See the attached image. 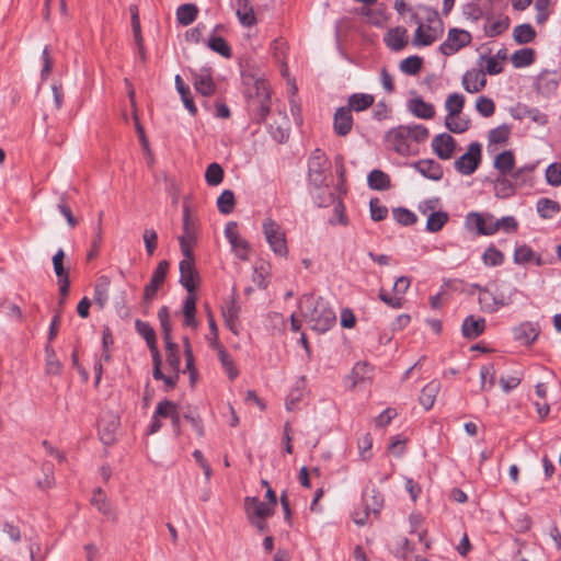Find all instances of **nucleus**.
<instances>
[{
  "label": "nucleus",
  "mask_w": 561,
  "mask_h": 561,
  "mask_svg": "<svg viewBox=\"0 0 561 561\" xmlns=\"http://www.w3.org/2000/svg\"><path fill=\"white\" fill-rule=\"evenodd\" d=\"M428 128L422 124L399 125L391 128L385 135L387 147L402 157L419 153L417 145L428 138Z\"/></svg>",
  "instance_id": "1"
},
{
  "label": "nucleus",
  "mask_w": 561,
  "mask_h": 561,
  "mask_svg": "<svg viewBox=\"0 0 561 561\" xmlns=\"http://www.w3.org/2000/svg\"><path fill=\"white\" fill-rule=\"evenodd\" d=\"M301 317L310 324L313 331L324 333L336 322V314L330 304L322 297L305 294L299 299Z\"/></svg>",
  "instance_id": "2"
},
{
  "label": "nucleus",
  "mask_w": 561,
  "mask_h": 561,
  "mask_svg": "<svg viewBox=\"0 0 561 561\" xmlns=\"http://www.w3.org/2000/svg\"><path fill=\"white\" fill-rule=\"evenodd\" d=\"M256 95L249 96V107L252 112L253 119L256 123H262L270 114L271 96L264 80L255 81Z\"/></svg>",
  "instance_id": "3"
},
{
  "label": "nucleus",
  "mask_w": 561,
  "mask_h": 561,
  "mask_svg": "<svg viewBox=\"0 0 561 561\" xmlns=\"http://www.w3.org/2000/svg\"><path fill=\"white\" fill-rule=\"evenodd\" d=\"M263 232L271 250L279 256L288 254L285 231L275 220L267 218L263 221Z\"/></svg>",
  "instance_id": "4"
},
{
  "label": "nucleus",
  "mask_w": 561,
  "mask_h": 561,
  "mask_svg": "<svg viewBox=\"0 0 561 561\" xmlns=\"http://www.w3.org/2000/svg\"><path fill=\"white\" fill-rule=\"evenodd\" d=\"M494 216L491 214H481L470 211L465 219V226L468 230L476 231L479 236H492L497 231V225L493 224Z\"/></svg>",
  "instance_id": "5"
},
{
  "label": "nucleus",
  "mask_w": 561,
  "mask_h": 561,
  "mask_svg": "<svg viewBox=\"0 0 561 561\" xmlns=\"http://www.w3.org/2000/svg\"><path fill=\"white\" fill-rule=\"evenodd\" d=\"M328 169L329 162L325 154L320 149H316L308 161L309 182L317 188L321 187L325 182Z\"/></svg>",
  "instance_id": "6"
},
{
  "label": "nucleus",
  "mask_w": 561,
  "mask_h": 561,
  "mask_svg": "<svg viewBox=\"0 0 561 561\" xmlns=\"http://www.w3.org/2000/svg\"><path fill=\"white\" fill-rule=\"evenodd\" d=\"M481 145L479 142H471L467 152L454 162L457 172L462 175H471L474 173L481 162Z\"/></svg>",
  "instance_id": "7"
},
{
  "label": "nucleus",
  "mask_w": 561,
  "mask_h": 561,
  "mask_svg": "<svg viewBox=\"0 0 561 561\" xmlns=\"http://www.w3.org/2000/svg\"><path fill=\"white\" fill-rule=\"evenodd\" d=\"M472 36L468 31L450 28L447 38L439 45V51L451 56L471 43Z\"/></svg>",
  "instance_id": "8"
},
{
  "label": "nucleus",
  "mask_w": 561,
  "mask_h": 561,
  "mask_svg": "<svg viewBox=\"0 0 561 561\" xmlns=\"http://www.w3.org/2000/svg\"><path fill=\"white\" fill-rule=\"evenodd\" d=\"M195 222L190 215V208L186 204L183 205V233L179 237L181 252L183 256L192 254V247L196 241Z\"/></svg>",
  "instance_id": "9"
},
{
  "label": "nucleus",
  "mask_w": 561,
  "mask_h": 561,
  "mask_svg": "<svg viewBox=\"0 0 561 561\" xmlns=\"http://www.w3.org/2000/svg\"><path fill=\"white\" fill-rule=\"evenodd\" d=\"M169 270V263L168 261L163 260L158 263L156 270L153 271L151 275L150 282L145 286L144 291V300L146 302H149L152 300L159 290V288L162 286V284L165 280L167 274Z\"/></svg>",
  "instance_id": "10"
},
{
  "label": "nucleus",
  "mask_w": 561,
  "mask_h": 561,
  "mask_svg": "<svg viewBox=\"0 0 561 561\" xmlns=\"http://www.w3.org/2000/svg\"><path fill=\"white\" fill-rule=\"evenodd\" d=\"M179 268L181 285L187 290V293H194L196 288L195 279L198 277V274L194 266L193 253L183 257L179 264Z\"/></svg>",
  "instance_id": "11"
},
{
  "label": "nucleus",
  "mask_w": 561,
  "mask_h": 561,
  "mask_svg": "<svg viewBox=\"0 0 561 561\" xmlns=\"http://www.w3.org/2000/svg\"><path fill=\"white\" fill-rule=\"evenodd\" d=\"M432 149L439 159L448 160L456 149V140L447 133L438 134L432 139Z\"/></svg>",
  "instance_id": "12"
},
{
  "label": "nucleus",
  "mask_w": 561,
  "mask_h": 561,
  "mask_svg": "<svg viewBox=\"0 0 561 561\" xmlns=\"http://www.w3.org/2000/svg\"><path fill=\"white\" fill-rule=\"evenodd\" d=\"M193 84L195 90L203 96H210L216 92V84L211 77L210 68H202L193 73Z\"/></svg>",
  "instance_id": "13"
},
{
  "label": "nucleus",
  "mask_w": 561,
  "mask_h": 561,
  "mask_svg": "<svg viewBox=\"0 0 561 561\" xmlns=\"http://www.w3.org/2000/svg\"><path fill=\"white\" fill-rule=\"evenodd\" d=\"M354 121L352 112L346 106L336 108L333 116V130L340 137H345L352 130Z\"/></svg>",
  "instance_id": "14"
},
{
  "label": "nucleus",
  "mask_w": 561,
  "mask_h": 561,
  "mask_svg": "<svg viewBox=\"0 0 561 561\" xmlns=\"http://www.w3.org/2000/svg\"><path fill=\"white\" fill-rule=\"evenodd\" d=\"M156 414L162 415L163 417H170L174 434L179 436L181 434V415L178 411V404L170 400H162L157 404Z\"/></svg>",
  "instance_id": "15"
},
{
  "label": "nucleus",
  "mask_w": 561,
  "mask_h": 561,
  "mask_svg": "<svg viewBox=\"0 0 561 561\" xmlns=\"http://www.w3.org/2000/svg\"><path fill=\"white\" fill-rule=\"evenodd\" d=\"M385 44L393 51L402 50L409 43L408 31L403 26H396L386 33Z\"/></svg>",
  "instance_id": "16"
},
{
  "label": "nucleus",
  "mask_w": 561,
  "mask_h": 561,
  "mask_svg": "<svg viewBox=\"0 0 561 561\" xmlns=\"http://www.w3.org/2000/svg\"><path fill=\"white\" fill-rule=\"evenodd\" d=\"M411 167H413L424 178L433 181H439L444 174L443 167L433 159L419 160L411 163Z\"/></svg>",
  "instance_id": "17"
},
{
  "label": "nucleus",
  "mask_w": 561,
  "mask_h": 561,
  "mask_svg": "<svg viewBox=\"0 0 561 561\" xmlns=\"http://www.w3.org/2000/svg\"><path fill=\"white\" fill-rule=\"evenodd\" d=\"M244 506H245V512L250 519L252 518V516H255L259 518H266L268 516H272L275 512L274 506H272L271 504L261 502L255 496L245 497Z\"/></svg>",
  "instance_id": "18"
},
{
  "label": "nucleus",
  "mask_w": 561,
  "mask_h": 561,
  "mask_svg": "<svg viewBox=\"0 0 561 561\" xmlns=\"http://www.w3.org/2000/svg\"><path fill=\"white\" fill-rule=\"evenodd\" d=\"M486 84L483 70H468L462 77V87L469 93L480 92Z\"/></svg>",
  "instance_id": "19"
},
{
  "label": "nucleus",
  "mask_w": 561,
  "mask_h": 561,
  "mask_svg": "<svg viewBox=\"0 0 561 561\" xmlns=\"http://www.w3.org/2000/svg\"><path fill=\"white\" fill-rule=\"evenodd\" d=\"M559 81L556 77V72L548 70L541 71L536 80V89L542 95L549 96L558 89Z\"/></svg>",
  "instance_id": "20"
},
{
  "label": "nucleus",
  "mask_w": 561,
  "mask_h": 561,
  "mask_svg": "<svg viewBox=\"0 0 561 561\" xmlns=\"http://www.w3.org/2000/svg\"><path fill=\"white\" fill-rule=\"evenodd\" d=\"M408 108L415 117L422 119H431L435 115L434 105L431 103H426L420 96L411 99L408 102Z\"/></svg>",
  "instance_id": "21"
},
{
  "label": "nucleus",
  "mask_w": 561,
  "mask_h": 561,
  "mask_svg": "<svg viewBox=\"0 0 561 561\" xmlns=\"http://www.w3.org/2000/svg\"><path fill=\"white\" fill-rule=\"evenodd\" d=\"M485 329V319L468 316L462 323L461 332L466 339L473 340L480 336Z\"/></svg>",
  "instance_id": "22"
},
{
  "label": "nucleus",
  "mask_w": 561,
  "mask_h": 561,
  "mask_svg": "<svg viewBox=\"0 0 561 561\" xmlns=\"http://www.w3.org/2000/svg\"><path fill=\"white\" fill-rule=\"evenodd\" d=\"M111 279L106 275L99 276L94 285V302L103 309L108 301Z\"/></svg>",
  "instance_id": "23"
},
{
  "label": "nucleus",
  "mask_w": 561,
  "mask_h": 561,
  "mask_svg": "<svg viewBox=\"0 0 561 561\" xmlns=\"http://www.w3.org/2000/svg\"><path fill=\"white\" fill-rule=\"evenodd\" d=\"M494 168L499 171L500 175H512L515 167V157L512 150H505L497 154L494 159Z\"/></svg>",
  "instance_id": "24"
},
{
  "label": "nucleus",
  "mask_w": 561,
  "mask_h": 561,
  "mask_svg": "<svg viewBox=\"0 0 561 561\" xmlns=\"http://www.w3.org/2000/svg\"><path fill=\"white\" fill-rule=\"evenodd\" d=\"M439 390L440 382L438 380H432L423 387L419 400L425 410L433 408Z\"/></svg>",
  "instance_id": "25"
},
{
  "label": "nucleus",
  "mask_w": 561,
  "mask_h": 561,
  "mask_svg": "<svg viewBox=\"0 0 561 561\" xmlns=\"http://www.w3.org/2000/svg\"><path fill=\"white\" fill-rule=\"evenodd\" d=\"M472 287L480 291L479 304L484 312L494 313L499 310L494 293L479 284H473Z\"/></svg>",
  "instance_id": "26"
},
{
  "label": "nucleus",
  "mask_w": 561,
  "mask_h": 561,
  "mask_svg": "<svg viewBox=\"0 0 561 561\" xmlns=\"http://www.w3.org/2000/svg\"><path fill=\"white\" fill-rule=\"evenodd\" d=\"M240 306L238 305L237 297L233 295L222 309L225 323L229 330L237 333L236 325L239 318Z\"/></svg>",
  "instance_id": "27"
},
{
  "label": "nucleus",
  "mask_w": 561,
  "mask_h": 561,
  "mask_svg": "<svg viewBox=\"0 0 561 561\" xmlns=\"http://www.w3.org/2000/svg\"><path fill=\"white\" fill-rule=\"evenodd\" d=\"M375 102L373 94L368 93H353L348 96L346 107L350 111L363 112L369 108Z\"/></svg>",
  "instance_id": "28"
},
{
  "label": "nucleus",
  "mask_w": 561,
  "mask_h": 561,
  "mask_svg": "<svg viewBox=\"0 0 561 561\" xmlns=\"http://www.w3.org/2000/svg\"><path fill=\"white\" fill-rule=\"evenodd\" d=\"M158 319L160 322L163 340L165 343V348H170L172 346V324L170 311L167 306H162L158 311Z\"/></svg>",
  "instance_id": "29"
},
{
  "label": "nucleus",
  "mask_w": 561,
  "mask_h": 561,
  "mask_svg": "<svg viewBox=\"0 0 561 561\" xmlns=\"http://www.w3.org/2000/svg\"><path fill=\"white\" fill-rule=\"evenodd\" d=\"M537 32L529 23H523L514 27L513 38L519 45H525L534 42Z\"/></svg>",
  "instance_id": "30"
},
{
  "label": "nucleus",
  "mask_w": 561,
  "mask_h": 561,
  "mask_svg": "<svg viewBox=\"0 0 561 561\" xmlns=\"http://www.w3.org/2000/svg\"><path fill=\"white\" fill-rule=\"evenodd\" d=\"M363 502L366 508V515H369V513L378 515L383 506V496L378 490L373 489L370 494L365 493L363 495Z\"/></svg>",
  "instance_id": "31"
},
{
  "label": "nucleus",
  "mask_w": 561,
  "mask_h": 561,
  "mask_svg": "<svg viewBox=\"0 0 561 561\" xmlns=\"http://www.w3.org/2000/svg\"><path fill=\"white\" fill-rule=\"evenodd\" d=\"M198 14V8L194 3H185L178 8L176 10V20L179 24L183 26H187L192 24Z\"/></svg>",
  "instance_id": "32"
},
{
  "label": "nucleus",
  "mask_w": 561,
  "mask_h": 561,
  "mask_svg": "<svg viewBox=\"0 0 561 561\" xmlns=\"http://www.w3.org/2000/svg\"><path fill=\"white\" fill-rule=\"evenodd\" d=\"M367 182L368 186L376 191L388 190L391 186L389 175L378 169L370 171L367 178Z\"/></svg>",
  "instance_id": "33"
},
{
  "label": "nucleus",
  "mask_w": 561,
  "mask_h": 561,
  "mask_svg": "<svg viewBox=\"0 0 561 561\" xmlns=\"http://www.w3.org/2000/svg\"><path fill=\"white\" fill-rule=\"evenodd\" d=\"M174 82H175V88H176L179 94L181 95V99L184 103L185 108L192 115H195L197 112V108H196L194 101L191 96L190 88L184 83V81L180 75L175 76Z\"/></svg>",
  "instance_id": "34"
},
{
  "label": "nucleus",
  "mask_w": 561,
  "mask_h": 561,
  "mask_svg": "<svg viewBox=\"0 0 561 561\" xmlns=\"http://www.w3.org/2000/svg\"><path fill=\"white\" fill-rule=\"evenodd\" d=\"M118 427V421L115 416H112L108 422H105L104 419L100 421V438L105 445H110L114 442L115 436L114 433Z\"/></svg>",
  "instance_id": "35"
},
{
  "label": "nucleus",
  "mask_w": 561,
  "mask_h": 561,
  "mask_svg": "<svg viewBox=\"0 0 561 561\" xmlns=\"http://www.w3.org/2000/svg\"><path fill=\"white\" fill-rule=\"evenodd\" d=\"M448 213L443 210L433 211L427 217L425 229L432 233L438 232L448 222Z\"/></svg>",
  "instance_id": "36"
},
{
  "label": "nucleus",
  "mask_w": 561,
  "mask_h": 561,
  "mask_svg": "<svg viewBox=\"0 0 561 561\" xmlns=\"http://www.w3.org/2000/svg\"><path fill=\"white\" fill-rule=\"evenodd\" d=\"M535 50L526 47L514 51L511 57V61L515 68H524L530 66L535 61Z\"/></svg>",
  "instance_id": "37"
},
{
  "label": "nucleus",
  "mask_w": 561,
  "mask_h": 561,
  "mask_svg": "<svg viewBox=\"0 0 561 561\" xmlns=\"http://www.w3.org/2000/svg\"><path fill=\"white\" fill-rule=\"evenodd\" d=\"M560 209V204L550 198L543 197L537 202V213L543 219H551Z\"/></svg>",
  "instance_id": "38"
},
{
  "label": "nucleus",
  "mask_w": 561,
  "mask_h": 561,
  "mask_svg": "<svg viewBox=\"0 0 561 561\" xmlns=\"http://www.w3.org/2000/svg\"><path fill=\"white\" fill-rule=\"evenodd\" d=\"M238 3L237 15L240 23L247 27L253 26L256 23V19L252 7L248 4V0H238Z\"/></svg>",
  "instance_id": "39"
},
{
  "label": "nucleus",
  "mask_w": 561,
  "mask_h": 561,
  "mask_svg": "<svg viewBox=\"0 0 561 561\" xmlns=\"http://www.w3.org/2000/svg\"><path fill=\"white\" fill-rule=\"evenodd\" d=\"M463 105L465 96L462 94L457 92L449 94L445 101V110L447 111V116L460 115Z\"/></svg>",
  "instance_id": "40"
},
{
  "label": "nucleus",
  "mask_w": 561,
  "mask_h": 561,
  "mask_svg": "<svg viewBox=\"0 0 561 561\" xmlns=\"http://www.w3.org/2000/svg\"><path fill=\"white\" fill-rule=\"evenodd\" d=\"M46 364L45 369L48 375H59L62 368L60 360L57 358L55 350L47 343L45 346Z\"/></svg>",
  "instance_id": "41"
},
{
  "label": "nucleus",
  "mask_w": 561,
  "mask_h": 561,
  "mask_svg": "<svg viewBox=\"0 0 561 561\" xmlns=\"http://www.w3.org/2000/svg\"><path fill=\"white\" fill-rule=\"evenodd\" d=\"M446 128L454 134H462L469 129L470 119L458 116H446L445 117Z\"/></svg>",
  "instance_id": "42"
},
{
  "label": "nucleus",
  "mask_w": 561,
  "mask_h": 561,
  "mask_svg": "<svg viewBox=\"0 0 561 561\" xmlns=\"http://www.w3.org/2000/svg\"><path fill=\"white\" fill-rule=\"evenodd\" d=\"M517 293V289L512 285H501L495 294L496 302L499 309L505 306H508L513 302V297Z\"/></svg>",
  "instance_id": "43"
},
{
  "label": "nucleus",
  "mask_w": 561,
  "mask_h": 561,
  "mask_svg": "<svg viewBox=\"0 0 561 561\" xmlns=\"http://www.w3.org/2000/svg\"><path fill=\"white\" fill-rule=\"evenodd\" d=\"M511 126L507 124H502L493 129H491L488 134L490 144H506L510 135H511Z\"/></svg>",
  "instance_id": "44"
},
{
  "label": "nucleus",
  "mask_w": 561,
  "mask_h": 561,
  "mask_svg": "<svg viewBox=\"0 0 561 561\" xmlns=\"http://www.w3.org/2000/svg\"><path fill=\"white\" fill-rule=\"evenodd\" d=\"M135 329L136 332L145 339L147 346L157 343L156 332L148 322L137 319L135 321Z\"/></svg>",
  "instance_id": "45"
},
{
  "label": "nucleus",
  "mask_w": 561,
  "mask_h": 561,
  "mask_svg": "<svg viewBox=\"0 0 561 561\" xmlns=\"http://www.w3.org/2000/svg\"><path fill=\"white\" fill-rule=\"evenodd\" d=\"M207 46L215 53L222 57L230 58L232 53L228 43L220 36H210L207 41Z\"/></svg>",
  "instance_id": "46"
},
{
  "label": "nucleus",
  "mask_w": 561,
  "mask_h": 561,
  "mask_svg": "<svg viewBox=\"0 0 561 561\" xmlns=\"http://www.w3.org/2000/svg\"><path fill=\"white\" fill-rule=\"evenodd\" d=\"M437 39L436 34L426 33L424 31V23H420L416 27L412 44L416 47L430 46Z\"/></svg>",
  "instance_id": "47"
},
{
  "label": "nucleus",
  "mask_w": 561,
  "mask_h": 561,
  "mask_svg": "<svg viewBox=\"0 0 561 561\" xmlns=\"http://www.w3.org/2000/svg\"><path fill=\"white\" fill-rule=\"evenodd\" d=\"M423 59L419 56H410L400 62V70L409 76H415L422 68Z\"/></svg>",
  "instance_id": "48"
},
{
  "label": "nucleus",
  "mask_w": 561,
  "mask_h": 561,
  "mask_svg": "<svg viewBox=\"0 0 561 561\" xmlns=\"http://www.w3.org/2000/svg\"><path fill=\"white\" fill-rule=\"evenodd\" d=\"M224 170L220 164L213 162L210 163L205 172V180L208 185L217 186L222 182Z\"/></svg>",
  "instance_id": "49"
},
{
  "label": "nucleus",
  "mask_w": 561,
  "mask_h": 561,
  "mask_svg": "<svg viewBox=\"0 0 561 561\" xmlns=\"http://www.w3.org/2000/svg\"><path fill=\"white\" fill-rule=\"evenodd\" d=\"M217 207L221 214L228 215L234 207V194L230 190H225L217 199Z\"/></svg>",
  "instance_id": "50"
},
{
  "label": "nucleus",
  "mask_w": 561,
  "mask_h": 561,
  "mask_svg": "<svg viewBox=\"0 0 561 561\" xmlns=\"http://www.w3.org/2000/svg\"><path fill=\"white\" fill-rule=\"evenodd\" d=\"M57 209L65 217L68 226L75 228L78 225L77 218L73 216L70 206L67 204V194L62 193L57 204Z\"/></svg>",
  "instance_id": "51"
},
{
  "label": "nucleus",
  "mask_w": 561,
  "mask_h": 561,
  "mask_svg": "<svg viewBox=\"0 0 561 561\" xmlns=\"http://www.w3.org/2000/svg\"><path fill=\"white\" fill-rule=\"evenodd\" d=\"M481 388L491 389L495 383V369L493 364L483 365L480 369Z\"/></svg>",
  "instance_id": "52"
},
{
  "label": "nucleus",
  "mask_w": 561,
  "mask_h": 561,
  "mask_svg": "<svg viewBox=\"0 0 561 561\" xmlns=\"http://www.w3.org/2000/svg\"><path fill=\"white\" fill-rule=\"evenodd\" d=\"M494 188L496 194L501 197H508L515 193V184L504 175L495 180Z\"/></svg>",
  "instance_id": "53"
},
{
  "label": "nucleus",
  "mask_w": 561,
  "mask_h": 561,
  "mask_svg": "<svg viewBox=\"0 0 561 561\" xmlns=\"http://www.w3.org/2000/svg\"><path fill=\"white\" fill-rule=\"evenodd\" d=\"M370 371L371 367L367 363H356L351 373V378L353 379L352 388H354L358 382L365 380L366 378H369Z\"/></svg>",
  "instance_id": "54"
},
{
  "label": "nucleus",
  "mask_w": 561,
  "mask_h": 561,
  "mask_svg": "<svg viewBox=\"0 0 561 561\" xmlns=\"http://www.w3.org/2000/svg\"><path fill=\"white\" fill-rule=\"evenodd\" d=\"M482 260L486 266H500L504 262V255L495 247H489L485 249Z\"/></svg>",
  "instance_id": "55"
},
{
  "label": "nucleus",
  "mask_w": 561,
  "mask_h": 561,
  "mask_svg": "<svg viewBox=\"0 0 561 561\" xmlns=\"http://www.w3.org/2000/svg\"><path fill=\"white\" fill-rule=\"evenodd\" d=\"M510 26L507 16L484 25V32L489 37H496L505 32Z\"/></svg>",
  "instance_id": "56"
},
{
  "label": "nucleus",
  "mask_w": 561,
  "mask_h": 561,
  "mask_svg": "<svg viewBox=\"0 0 561 561\" xmlns=\"http://www.w3.org/2000/svg\"><path fill=\"white\" fill-rule=\"evenodd\" d=\"M104 213L100 211L98 216V222L94 228V234H93V241H92V248L88 253V260H92L96 256L101 241H102V220H103Z\"/></svg>",
  "instance_id": "57"
},
{
  "label": "nucleus",
  "mask_w": 561,
  "mask_h": 561,
  "mask_svg": "<svg viewBox=\"0 0 561 561\" xmlns=\"http://www.w3.org/2000/svg\"><path fill=\"white\" fill-rule=\"evenodd\" d=\"M393 218L396 219V221L398 224L405 226V227L412 226L417 220V217L413 211L409 210L408 208H403V207H398V208L393 209Z\"/></svg>",
  "instance_id": "58"
},
{
  "label": "nucleus",
  "mask_w": 561,
  "mask_h": 561,
  "mask_svg": "<svg viewBox=\"0 0 561 561\" xmlns=\"http://www.w3.org/2000/svg\"><path fill=\"white\" fill-rule=\"evenodd\" d=\"M182 416L184 420H186L191 424V426L193 427V430L195 431V433L197 434L198 437L204 436L205 430H204L203 421L196 411L188 409L187 411H185L183 413Z\"/></svg>",
  "instance_id": "59"
},
{
  "label": "nucleus",
  "mask_w": 561,
  "mask_h": 561,
  "mask_svg": "<svg viewBox=\"0 0 561 561\" xmlns=\"http://www.w3.org/2000/svg\"><path fill=\"white\" fill-rule=\"evenodd\" d=\"M476 110L483 117H490L495 112V103L492 99L481 95L476 101Z\"/></svg>",
  "instance_id": "60"
},
{
  "label": "nucleus",
  "mask_w": 561,
  "mask_h": 561,
  "mask_svg": "<svg viewBox=\"0 0 561 561\" xmlns=\"http://www.w3.org/2000/svg\"><path fill=\"white\" fill-rule=\"evenodd\" d=\"M218 357L222 365V367L226 369L229 378L233 380L238 376V369L233 365V359L230 356V354L222 347L218 351Z\"/></svg>",
  "instance_id": "61"
},
{
  "label": "nucleus",
  "mask_w": 561,
  "mask_h": 561,
  "mask_svg": "<svg viewBox=\"0 0 561 561\" xmlns=\"http://www.w3.org/2000/svg\"><path fill=\"white\" fill-rule=\"evenodd\" d=\"M536 337L537 332L529 323L522 324L519 328L515 329V339L526 344L534 342Z\"/></svg>",
  "instance_id": "62"
},
{
  "label": "nucleus",
  "mask_w": 561,
  "mask_h": 561,
  "mask_svg": "<svg viewBox=\"0 0 561 561\" xmlns=\"http://www.w3.org/2000/svg\"><path fill=\"white\" fill-rule=\"evenodd\" d=\"M167 351V362L169 367L173 373H180L181 357L180 351L176 343H172L170 348H165Z\"/></svg>",
  "instance_id": "63"
},
{
  "label": "nucleus",
  "mask_w": 561,
  "mask_h": 561,
  "mask_svg": "<svg viewBox=\"0 0 561 561\" xmlns=\"http://www.w3.org/2000/svg\"><path fill=\"white\" fill-rule=\"evenodd\" d=\"M546 180L551 186L561 185V163L553 162L547 168Z\"/></svg>",
  "instance_id": "64"
}]
</instances>
